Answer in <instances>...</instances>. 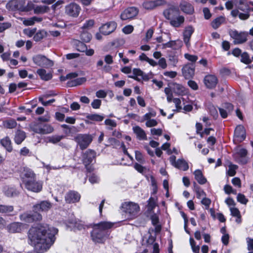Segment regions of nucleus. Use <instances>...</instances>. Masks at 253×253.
Wrapping results in <instances>:
<instances>
[{"label":"nucleus","mask_w":253,"mask_h":253,"mask_svg":"<svg viewBox=\"0 0 253 253\" xmlns=\"http://www.w3.org/2000/svg\"><path fill=\"white\" fill-rule=\"evenodd\" d=\"M57 232L56 228L47 224L32 227L28 233L29 244L34 246L36 250L45 252L55 242V235Z\"/></svg>","instance_id":"1"},{"label":"nucleus","mask_w":253,"mask_h":253,"mask_svg":"<svg viewBox=\"0 0 253 253\" xmlns=\"http://www.w3.org/2000/svg\"><path fill=\"white\" fill-rule=\"evenodd\" d=\"M113 226L112 223L107 221L101 222L95 225L91 232L92 240L96 243H103L109 235L107 230Z\"/></svg>","instance_id":"2"},{"label":"nucleus","mask_w":253,"mask_h":253,"mask_svg":"<svg viewBox=\"0 0 253 253\" xmlns=\"http://www.w3.org/2000/svg\"><path fill=\"white\" fill-rule=\"evenodd\" d=\"M121 209L123 212L128 214L129 219H133L138 216L140 209L137 203L125 202L122 204Z\"/></svg>","instance_id":"3"},{"label":"nucleus","mask_w":253,"mask_h":253,"mask_svg":"<svg viewBox=\"0 0 253 253\" xmlns=\"http://www.w3.org/2000/svg\"><path fill=\"white\" fill-rule=\"evenodd\" d=\"M7 6L11 10L28 12L34 8V4L31 1H29L26 5L25 0H12L7 3Z\"/></svg>","instance_id":"4"},{"label":"nucleus","mask_w":253,"mask_h":253,"mask_svg":"<svg viewBox=\"0 0 253 253\" xmlns=\"http://www.w3.org/2000/svg\"><path fill=\"white\" fill-rule=\"evenodd\" d=\"M34 63L37 65L45 68L51 67L53 62L42 55H37L33 57Z\"/></svg>","instance_id":"5"},{"label":"nucleus","mask_w":253,"mask_h":253,"mask_svg":"<svg viewBox=\"0 0 253 253\" xmlns=\"http://www.w3.org/2000/svg\"><path fill=\"white\" fill-rule=\"evenodd\" d=\"M229 35L234 40L235 44H241L247 41L248 33L238 32L236 30H231L229 32Z\"/></svg>","instance_id":"6"},{"label":"nucleus","mask_w":253,"mask_h":253,"mask_svg":"<svg viewBox=\"0 0 253 253\" xmlns=\"http://www.w3.org/2000/svg\"><path fill=\"white\" fill-rule=\"evenodd\" d=\"M23 185L27 190L35 193H39L42 189V182L41 181L37 180L36 178L26 182Z\"/></svg>","instance_id":"7"},{"label":"nucleus","mask_w":253,"mask_h":253,"mask_svg":"<svg viewBox=\"0 0 253 253\" xmlns=\"http://www.w3.org/2000/svg\"><path fill=\"white\" fill-rule=\"evenodd\" d=\"M95 152L91 150H87L83 155V163L84 164L87 170L90 172L93 170V168L90 164L95 158Z\"/></svg>","instance_id":"8"},{"label":"nucleus","mask_w":253,"mask_h":253,"mask_svg":"<svg viewBox=\"0 0 253 253\" xmlns=\"http://www.w3.org/2000/svg\"><path fill=\"white\" fill-rule=\"evenodd\" d=\"M247 150L244 148H237L234 154L236 162L242 165L247 164L248 161L247 157Z\"/></svg>","instance_id":"9"},{"label":"nucleus","mask_w":253,"mask_h":253,"mask_svg":"<svg viewBox=\"0 0 253 253\" xmlns=\"http://www.w3.org/2000/svg\"><path fill=\"white\" fill-rule=\"evenodd\" d=\"M36 178V175L34 172L29 168H24L20 173V178L22 184H24L26 182L33 180Z\"/></svg>","instance_id":"10"},{"label":"nucleus","mask_w":253,"mask_h":253,"mask_svg":"<svg viewBox=\"0 0 253 253\" xmlns=\"http://www.w3.org/2000/svg\"><path fill=\"white\" fill-rule=\"evenodd\" d=\"M52 207V204L48 201H42L33 206V211L35 213L47 212Z\"/></svg>","instance_id":"11"},{"label":"nucleus","mask_w":253,"mask_h":253,"mask_svg":"<svg viewBox=\"0 0 253 253\" xmlns=\"http://www.w3.org/2000/svg\"><path fill=\"white\" fill-rule=\"evenodd\" d=\"M138 9L135 7H128L121 13V18L123 20L132 19L138 14Z\"/></svg>","instance_id":"12"},{"label":"nucleus","mask_w":253,"mask_h":253,"mask_svg":"<svg viewBox=\"0 0 253 253\" xmlns=\"http://www.w3.org/2000/svg\"><path fill=\"white\" fill-rule=\"evenodd\" d=\"M80 10V6L75 3H71L65 7L66 13L74 17H76L79 15Z\"/></svg>","instance_id":"13"},{"label":"nucleus","mask_w":253,"mask_h":253,"mask_svg":"<svg viewBox=\"0 0 253 253\" xmlns=\"http://www.w3.org/2000/svg\"><path fill=\"white\" fill-rule=\"evenodd\" d=\"M246 132L244 127L242 125L237 126L234 131V141L242 142L245 139Z\"/></svg>","instance_id":"14"},{"label":"nucleus","mask_w":253,"mask_h":253,"mask_svg":"<svg viewBox=\"0 0 253 253\" xmlns=\"http://www.w3.org/2000/svg\"><path fill=\"white\" fill-rule=\"evenodd\" d=\"M21 220L27 222H31L33 221H39L42 219V216L40 213H34L31 215L28 213H24L20 216Z\"/></svg>","instance_id":"15"},{"label":"nucleus","mask_w":253,"mask_h":253,"mask_svg":"<svg viewBox=\"0 0 253 253\" xmlns=\"http://www.w3.org/2000/svg\"><path fill=\"white\" fill-rule=\"evenodd\" d=\"M194 32V28L192 26H186L183 32V41L186 46L189 47L190 46V39Z\"/></svg>","instance_id":"16"},{"label":"nucleus","mask_w":253,"mask_h":253,"mask_svg":"<svg viewBox=\"0 0 253 253\" xmlns=\"http://www.w3.org/2000/svg\"><path fill=\"white\" fill-rule=\"evenodd\" d=\"M132 72L133 75L128 76L129 78L133 79L138 82L142 80L148 81L149 79L148 76L144 74L139 69L134 68L133 69Z\"/></svg>","instance_id":"17"},{"label":"nucleus","mask_w":253,"mask_h":253,"mask_svg":"<svg viewBox=\"0 0 253 253\" xmlns=\"http://www.w3.org/2000/svg\"><path fill=\"white\" fill-rule=\"evenodd\" d=\"M171 87L172 91L178 95L183 96L188 92V89L179 84L173 83L171 84Z\"/></svg>","instance_id":"18"},{"label":"nucleus","mask_w":253,"mask_h":253,"mask_svg":"<svg viewBox=\"0 0 253 253\" xmlns=\"http://www.w3.org/2000/svg\"><path fill=\"white\" fill-rule=\"evenodd\" d=\"M182 73L185 79L192 78L195 73V66L191 63L184 65L182 69Z\"/></svg>","instance_id":"19"},{"label":"nucleus","mask_w":253,"mask_h":253,"mask_svg":"<svg viewBox=\"0 0 253 253\" xmlns=\"http://www.w3.org/2000/svg\"><path fill=\"white\" fill-rule=\"evenodd\" d=\"M117 27V24L114 22H111L102 26L100 32L105 35H108L114 31Z\"/></svg>","instance_id":"20"},{"label":"nucleus","mask_w":253,"mask_h":253,"mask_svg":"<svg viewBox=\"0 0 253 253\" xmlns=\"http://www.w3.org/2000/svg\"><path fill=\"white\" fill-rule=\"evenodd\" d=\"M217 83V78L214 75H209L204 78L205 84L209 88H214Z\"/></svg>","instance_id":"21"},{"label":"nucleus","mask_w":253,"mask_h":253,"mask_svg":"<svg viewBox=\"0 0 253 253\" xmlns=\"http://www.w3.org/2000/svg\"><path fill=\"white\" fill-rule=\"evenodd\" d=\"M181 10L187 14H192L194 12L193 6L188 1L182 0L179 4Z\"/></svg>","instance_id":"22"},{"label":"nucleus","mask_w":253,"mask_h":253,"mask_svg":"<svg viewBox=\"0 0 253 253\" xmlns=\"http://www.w3.org/2000/svg\"><path fill=\"white\" fill-rule=\"evenodd\" d=\"M163 14L165 17L170 21L175 16L178 15L179 11L178 8L171 7L164 10Z\"/></svg>","instance_id":"23"},{"label":"nucleus","mask_w":253,"mask_h":253,"mask_svg":"<svg viewBox=\"0 0 253 253\" xmlns=\"http://www.w3.org/2000/svg\"><path fill=\"white\" fill-rule=\"evenodd\" d=\"M53 127L50 125H38L34 128V130L39 133L46 134L51 133Z\"/></svg>","instance_id":"24"},{"label":"nucleus","mask_w":253,"mask_h":253,"mask_svg":"<svg viewBox=\"0 0 253 253\" xmlns=\"http://www.w3.org/2000/svg\"><path fill=\"white\" fill-rule=\"evenodd\" d=\"M80 195L75 191H70L66 194L65 199L67 203H74L79 201Z\"/></svg>","instance_id":"25"},{"label":"nucleus","mask_w":253,"mask_h":253,"mask_svg":"<svg viewBox=\"0 0 253 253\" xmlns=\"http://www.w3.org/2000/svg\"><path fill=\"white\" fill-rule=\"evenodd\" d=\"M36 73L39 76L40 79L44 81H48L52 78V72H47L42 68L38 69Z\"/></svg>","instance_id":"26"},{"label":"nucleus","mask_w":253,"mask_h":253,"mask_svg":"<svg viewBox=\"0 0 253 253\" xmlns=\"http://www.w3.org/2000/svg\"><path fill=\"white\" fill-rule=\"evenodd\" d=\"M25 225L20 222H13L7 226L8 232L11 233L20 232L24 228Z\"/></svg>","instance_id":"27"},{"label":"nucleus","mask_w":253,"mask_h":253,"mask_svg":"<svg viewBox=\"0 0 253 253\" xmlns=\"http://www.w3.org/2000/svg\"><path fill=\"white\" fill-rule=\"evenodd\" d=\"M184 21V17L179 14L170 20L169 21V23L171 26L174 28H179L183 24Z\"/></svg>","instance_id":"28"},{"label":"nucleus","mask_w":253,"mask_h":253,"mask_svg":"<svg viewBox=\"0 0 253 253\" xmlns=\"http://www.w3.org/2000/svg\"><path fill=\"white\" fill-rule=\"evenodd\" d=\"M3 194L7 197H11L18 194V191L13 187L9 185H5L2 188Z\"/></svg>","instance_id":"29"},{"label":"nucleus","mask_w":253,"mask_h":253,"mask_svg":"<svg viewBox=\"0 0 253 253\" xmlns=\"http://www.w3.org/2000/svg\"><path fill=\"white\" fill-rule=\"evenodd\" d=\"M230 211L231 212V215L236 218V222L238 224H240L242 222L241 215L240 213V211L238 209L235 208V207H231L229 208Z\"/></svg>","instance_id":"30"},{"label":"nucleus","mask_w":253,"mask_h":253,"mask_svg":"<svg viewBox=\"0 0 253 253\" xmlns=\"http://www.w3.org/2000/svg\"><path fill=\"white\" fill-rule=\"evenodd\" d=\"M21 20L23 21V24L27 26L33 25L36 22H41L42 19L41 17L34 16L28 19L22 18Z\"/></svg>","instance_id":"31"},{"label":"nucleus","mask_w":253,"mask_h":253,"mask_svg":"<svg viewBox=\"0 0 253 253\" xmlns=\"http://www.w3.org/2000/svg\"><path fill=\"white\" fill-rule=\"evenodd\" d=\"M133 130L139 140H144L146 138V134L144 130L140 127L138 126H134Z\"/></svg>","instance_id":"32"},{"label":"nucleus","mask_w":253,"mask_h":253,"mask_svg":"<svg viewBox=\"0 0 253 253\" xmlns=\"http://www.w3.org/2000/svg\"><path fill=\"white\" fill-rule=\"evenodd\" d=\"M195 178L200 184H204L207 182L206 178L204 176L202 171L200 169H196L194 172Z\"/></svg>","instance_id":"33"},{"label":"nucleus","mask_w":253,"mask_h":253,"mask_svg":"<svg viewBox=\"0 0 253 253\" xmlns=\"http://www.w3.org/2000/svg\"><path fill=\"white\" fill-rule=\"evenodd\" d=\"M86 79L84 77L77 78L73 80L68 82L67 85L69 87H73L81 85L85 83Z\"/></svg>","instance_id":"34"},{"label":"nucleus","mask_w":253,"mask_h":253,"mask_svg":"<svg viewBox=\"0 0 253 253\" xmlns=\"http://www.w3.org/2000/svg\"><path fill=\"white\" fill-rule=\"evenodd\" d=\"M162 149L164 151H166L167 153L169 155H170L173 153L178 154L179 152V150L175 147H173L171 149L170 143H164L162 146Z\"/></svg>","instance_id":"35"},{"label":"nucleus","mask_w":253,"mask_h":253,"mask_svg":"<svg viewBox=\"0 0 253 253\" xmlns=\"http://www.w3.org/2000/svg\"><path fill=\"white\" fill-rule=\"evenodd\" d=\"M175 167L183 171H186L189 169L188 163L183 159L177 160Z\"/></svg>","instance_id":"36"},{"label":"nucleus","mask_w":253,"mask_h":253,"mask_svg":"<svg viewBox=\"0 0 253 253\" xmlns=\"http://www.w3.org/2000/svg\"><path fill=\"white\" fill-rule=\"evenodd\" d=\"M225 22V18L224 16H220L214 19L211 22L212 27L214 29H217L222 24Z\"/></svg>","instance_id":"37"},{"label":"nucleus","mask_w":253,"mask_h":253,"mask_svg":"<svg viewBox=\"0 0 253 253\" xmlns=\"http://www.w3.org/2000/svg\"><path fill=\"white\" fill-rule=\"evenodd\" d=\"M86 118L92 122H100L103 120L104 117L97 114H91L87 115Z\"/></svg>","instance_id":"38"},{"label":"nucleus","mask_w":253,"mask_h":253,"mask_svg":"<svg viewBox=\"0 0 253 253\" xmlns=\"http://www.w3.org/2000/svg\"><path fill=\"white\" fill-rule=\"evenodd\" d=\"M26 137V133L24 131L18 130L15 133V142H22L24 140Z\"/></svg>","instance_id":"39"},{"label":"nucleus","mask_w":253,"mask_h":253,"mask_svg":"<svg viewBox=\"0 0 253 253\" xmlns=\"http://www.w3.org/2000/svg\"><path fill=\"white\" fill-rule=\"evenodd\" d=\"M17 123L14 119H9L3 122V126L7 128H14L17 126Z\"/></svg>","instance_id":"40"},{"label":"nucleus","mask_w":253,"mask_h":253,"mask_svg":"<svg viewBox=\"0 0 253 253\" xmlns=\"http://www.w3.org/2000/svg\"><path fill=\"white\" fill-rule=\"evenodd\" d=\"M46 36V32L44 30H40L34 36V40L36 42H39Z\"/></svg>","instance_id":"41"},{"label":"nucleus","mask_w":253,"mask_h":253,"mask_svg":"<svg viewBox=\"0 0 253 253\" xmlns=\"http://www.w3.org/2000/svg\"><path fill=\"white\" fill-rule=\"evenodd\" d=\"M94 25V21L92 19H89L85 21L82 27V29L83 31H87L93 27Z\"/></svg>","instance_id":"42"},{"label":"nucleus","mask_w":253,"mask_h":253,"mask_svg":"<svg viewBox=\"0 0 253 253\" xmlns=\"http://www.w3.org/2000/svg\"><path fill=\"white\" fill-rule=\"evenodd\" d=\"M32 9H34L35 14H42L47 12V7L41 5L35 6L34 4V8Z\"/></svg>","instance_id":"43"},{"label":"nucleus","mask_w":253,"mask_h":253,"mask_svg":"<svg viewBox=\"0 0 253 253\" xmlns=\"http://www.w3.org/2000/svg\"><path fill=\"white\" fill-rule=\"evenodd\" d=\"M13 207L12 206H5L0 205V212L8 213L13 211Z\"/></svg>","instance_id":"44"},{"label":"nucleus","mask_w":253,"mask_h":253,"mask_svg":"<svg viewBox=\"0 0 253 253\" xmlns=\"http://www.w3.org/2000/svg\"><path fill=\"white\" fill-rule=\"evenodd\" d=\"M241 61L246 64H249L252 62L249 55L247 52H244L241 55Z\"/></svg>","instance_id":"45"},{"label":"nucleus","mask_w":253,"mask_h":253,"mask_svg":"<svg viewBox=\"0 0 253 253\" xmlns=\"http://www.w3.org/2000/svg\"><path fill=\"white\" fill-rule=\"evenodd\" d=\"M238 169V166L237 165L230 164L228 166V170L227 171L228 174L230 176H233L235 175L236 173V169Z\"/></svg>","instance_id":"46"},{"label":"nucleus","mask_w":253,"mask_h":253,"mask_svg":"<svg viewBox=\"0 0 253 253\" xmlns=\"http://www.w3.org/2000/svg\"><path fill=\"white\" fill-rule=\"evenodd\" d=\"M209 111L210 114L213 117L214 119H216L218 116V112L216 108L212 105H210L208 107Z\"/></svg>","instance_id":"47"},{"label":"nucleus","mask_w":253,"mask_h":253,"mask_svg":"<svg viewBox=\"0 0 253 253\" xmlns=\"http://www.w3.org/2000/svg\"><path fill=\"white\" fill-rule=\"evenodd\" d=\"M91 35L88 33L84 31L81 33V39L84 42H89L91 39Z\"/></svg>","instance_id":"48"},{"label":"nucleus","mask_w":253,"mask_h":253,"mask_svg":"<svg viewBox=\"0 0 253 253\" xmlns=\"http://www.w3.org/2000/svg\"><path fill=\"white\" fill-rule=\"evenodd\" d=\"M80 139H82L84 142H90L92 141V136L90 134H80L78 136Z\"/></svg>","instance_id":"49"},{"label":"nucleus","mask_w":253,"mask_h":253,"mask_svg":"<svg viewBox=\"0 0 253 253\" xmlns=\"http://www.w3.org/2000/svg\"><path fill=\"white\" fill-rule=\"evenodd\" d=\"M135 159L136 160L140 163H145V159L143 157V155L141 153V152L139 151H135Z\"/></svg>","instance_id":"50"},{"label":"nucleus","mask_w":253,"mask_h":253,"mask_svg":"<svg viewBox=\"0 0 253 253\" xmlns=\"http://www.w3.org/2000/svg\"><path fill=\"white\" fill-rule=\"evenodd\" d=\"M237 200L238 202L244 205H246L248 202V200L246 198L245 196L242 194H238Z\"/></svg>","instance_id":"51"},{"label":"nucleus","mask_w":253,"mask_h":253,"mask_svg":"<svg viewBox=\"0 0 253 253\" xmlns=\"http://www.w3.org/2000/svg\"><path fill=\"white\" fill-rule=\"evenodd\" d=\"M104 124L106 126L111 127L109 128V129H112V128L115 127L117 126V123L115 121L111 119H106L104 122Z\"/></svg>","instance_id":"52"},{"label":"nucleus","mask_w":253,"mask_h":253,"mask_svg":"<svg viewBox=\"0 0 253 253\" xmlns=\"http://www.w3.org/2000/svg\"><path fill=\"white\" fill-rule=\"evenodd\" d=\"M173 102L175 104L176 110L177 112H179L182 109V107L181 106V100L179 98H173Z\"/></svg>","instance_id":"53"},{"label":"nucleus","mask_w":253,"mask_h":253,"mask_svg":"<svg viewBox=\"0 0 253 253\" xmlns=\"http://www.w3.org/2000/svg\"><path fill=\"white\" fill-rule=\"evenodd\" d=\"M134 168L137 171L142 174L144 173L146 170V168L137 163L134 164Z\"/></svg>","instance_id":"54"},{"label":"nucleus","mask_w":253,"mask_h":253,"mask_svg":"<svg viewBox=\"0 0 253 253\" xmlns=\"http://www.w3.org/2000/svg\"><path fill=\"white\" fill-rule=\"evenodd\" d=\"M36 29H25L24 30V33L29 37H32L36 33Z\"/></svg>","instance_id":"55"},{"label":"nucleus","mask_w":253,"mask_h":253,"mask_svg":"<svg viewBox=\"0 0 253 253\" xmlns=\"http://www.w3.org/2000/svg\"><path fill=\"white\" fill-rule=\"evenodd\" d=\"M150 144L152 148H155L156 155L159 157H161L162 152L160 148H157L159 143H150Z\"/></svg>","instance_id":"56"},{"label":"nucleus","mask_w":253,"mask_h":253,"mask_svg":"<svg viewBox=\"0 0 253 253\" xmlns=\"http://www.w3.org/2000/svg\"><path fill=\"white\" fill-rule=\"evenodd\" d=\"M86 45L83 42H79L77 44V49L80 52H84L86 50Z\"/></svg>","instance_id":"57"},{"label":"nucleus","mask_w":253,"mask_h":253,"mask_svg":"<svg viewBox=\"0 0 253 253\" xmlns=\"http://www.w3.org/2000/svg\"><path fill=\"white\" fill-rule=\"evenodd\" d=\"M11 26V24L8 22L0 23V33H1L5 30L9 28Z\"/></svg>","instance_id":"58"},{"label":"nucleus","mask_w":253,"mask_h":253,"mask_svg":"<svg viewBox=\"0 0 253 253\" xmlns=\"http://www.w3.org/2000/svg\"><path fill=\"white\" fill-rule=\"evenodd\" d=\"M101 105V101L99 99H96L93 100L91 102V105L93 109H99Z\"/></svg>","instance_id":"59"},{"label":"nucleus","mask_w":253,"mask_h":253,"mask_svg":"<svg viewBox=\"0 0 253 253\" xmlns=\"http://www.w3.org/2000/svg\"><path fill=\"white\" fill-rule=\"evenodd\" d=\"M224 190L226 194H229L233 193L234 194H236V190L233 189L232 187L229 185H226L224 187Z\"/></svg>","instance_id":"60"},{"label":"nucleus","mask_w":253,"mask_h":253,"mask_svg":"<svg viewBox=\"0 0 253 253\" xmlns=\"http://www.w3.org/2000/svg\"><path fill=\"white\" fill-rule=\"evenodd\" d=\"M148 208L149 209L152 210L156 207V201L154 198L151 197L148 200Z\"/></svg>","instance_id":"61"},{"label":"nucleus","mask_w":253,"mask_h":253,"mask_svg":"<svg viewBox=\"0 0 253 253\" xmlns=\"http://www.w3.org/2000/svg\"><path fill=\"white\" fill-rule=\"evenodd\" d=\"M143 6L147 9H152L155 8L153 1H146L143 3Z\"/></svg>","instance_id":"62"},{"label":"nucleus","mask_w":253,"mask_h":253,"mask_svg":"<svg viewBox=\"0 0 253 253\" xmlns=\"http://www.w3.org/2000/svg\"><path fill=\"white\" fill-rule=\"evenodd\" d=\"M154 33V30L152 29H149L148 30L146 33L145 38L144 40L145 42H148L150 39L152 38Z\"/></svg>","instance_id":"63"},{"label":"nucleus","mask_w":253,"mask_h":253,"mask_svg":"<svg viewBox=\"0 0 253 253\" xmlns=\"http://www.w3.org/2000/svg\"><path fill=\"white\" fill-rule=\"evenodd\" d=\"M157 124H158V122L155 119H151L150 120H148V121H146V124H145L146 126L149 127H151L156 126L157 125Z\"/></svg>","instance_id":"64"}]
</instances>
